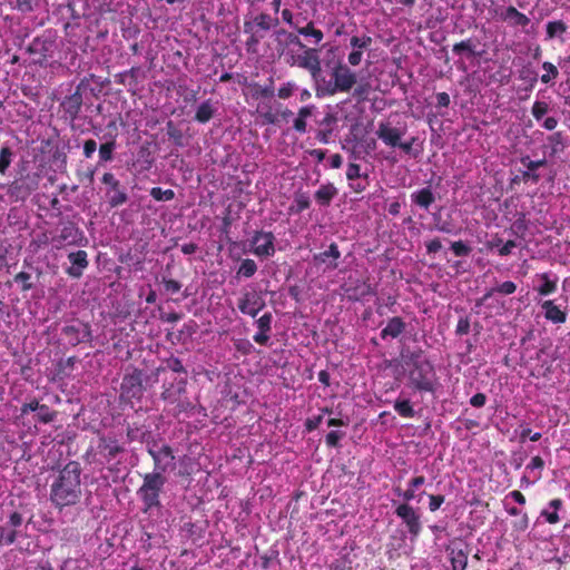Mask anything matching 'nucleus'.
<instances>
[{
    "label": "nucleus",
    "instance_id": "obj_1",
    "mask_svg": "<svg viewBox=\"0 0 570 570\" xmlns=\"http://www.w3.org/2000/svg\"><path fill=\"white\" fill-rule=\"evenodd\" d=\"M82 466L71 460L58 468L49 487V501L59 512L78 505L82 499Z\"/></svg>",
    "mask_w": 570,
    "mask_h": 570
},
{
    "label": "nucleus",
    "instance_id": "obj_2",
    "mask_svg": "<svg viewBox=\"0 0 570 570\" xmlns=\"http://www.w3.org/2000/svg\"><path fill=\"white\" fill-rule=\"evenodd\" d=\"M126 452L125 445L114 434H98L95 445H90L82 455L88 465H96L98 470L107 469L109 472L118 471L120 460L118 456Z\"/></svg>",
    "mask_w": 570,
    "mask_h": 570
},
{
    "label": "nucleus",
    "instance_id": "obj_3",
    "mask_svg": "<svg viewBox=\"0 0 570 570\" xmlns=\"http://www.w3.org/2000/svg\"><path fill=\"white\" fill-rule=\"evenodd\" d=\"M276 36H285L286 45H294L303 49L301 55H296L295 61H289V66H296L307 70L316 87L322 79V65L318 49L306 47L297 35L288 32L285 29H278Z\"/></svg>",
    "mask_w": 570,
    "mask_h": 570
},
{
    "label": "nucleus",
    "instance_id": "obj_4",
    "mask_svg": "<svg viewBox=\"0 0 570 570\" xmlns=\"http://www.w3.org/2000/svg\"><path fill=\"white\" fill-rule=\"evenodd\" d=\"M332 80L326 81L322 77L315 91L317 97L334 96L337 92H348L356 83V73L342 62H337L331 72Z\"/></svg>",
    "mask_w": 570,
    "mask_h": 570
},
{
    "label": "nucleus",
    "instance_id": "obj_5",
    "mask_svg": "<svg viewBox=\"0 0 570 570\" xmlns=\"http://www.w3.org/2000/svg\"><path fill=\"white\" fill-rule=\"evenodd\" d=\"M165 483L166 478L161 471H153L142 476V484L137 490V495L142 503V512L148 513L161 508L160 494Z\"/></svg>",
    "mask_w": 570,
    "mask_h": 570
},
{
    "label": "nucleus",
    "instance_id": "obj_6",
    "mask_svg": "<svg viewBox=\"0 0 570 570\" xmlns=\"http://www.w3.org/2000/svg\"><path fill=\"white\" fill-rule=\"evenodd\" d=\"M145 374L142 370L132 367L127 371L120 383L119 399L122 403L134 405L132 401H140L145 393L144 386Z\"/></svg>",
    "mask_w": 570,
    "mask_h": 570
},
{
    "label": "nucleus",
    "instance_id": "obj_7",
    "mask_svg": "<svg viewBox=\"0 0 570 570\" xmlns=\"http://www.w3.org/2000/svg\"><path fill=\"white\" fill-rule=\"evenodd\" d=\"M394 513L405 524L411 535V540L415 541L422 531L420 513L409 503L399 504L395 508Z\"/></svg>",
    "mask_w": 570,
    "mask_h": 570
},
{
    "label": "nucleus",
    "instance_id": "obj_8",
    "mask_svg": "<svg viewBox=\"0 0 570 570\" xmlns=\"http://www.w3.org/2000/svg\"><path fill=\"white\" fill-rule=\"evenodd\" d=\"M413 370L410 373V379L414 387L419 391L432 392L433 383L430 374L433 372V366L429 361H415Z\"/></svg>",
    "mask_w": 570,
    "mask_h": 570
},
{
    "label": "nucleus",
    "instance_id": "obj_9",
    "mask_svg": "<svg viewBox=\"0 0 570 570\" xmlns=\"http://www.w3.org/2000/svg\"><path fill=\"white\" fill-rule=\"evenodd\" d=\"M23 523V517L20 512L13 511L8 520L0 524V547L13 544L19 534V528Z\"/></svg>",
    "mask_w": 570,
    "mask_h": 570
},
{
    "label": "nucleus",
    "instance_id": "obj_10",
    "mask_svg": "<svg viewBox=\"0 0 570 570\" xmlns=\"http://www.w3.org/2000/svg\"><path fill=\"white\" fill-rule=\"evenodd\" d=\"M101 181L109 187L106 196L111 208L119 207L127 203L128 195L125 189L121 188L120 181L115 177L112 173H105Z\"/></svg>",
    "mask_w": 570,
    "mask_h": 570
},
{
    "label": "nucleus",
    "instance_id": "obj_11",
    "mask_svg": "<svg viewBox=\"0 0 570 570\" xmlns=\"http://www.w3.org/2000/svg\"><path fill=\"white\" fill-rule=\"evenodd\" d=\"M86 87L85 80H81L77 86L75 92L69 96H66L60 104V107L63 111V117L69 119L70 121H75L82 107V88Z\"/></svg>",
    "mask_w": 570,
    "mask_h": 570
},
{
    "label": "nucleus",
    "instance_id": "obj_12",
    "mask_svg": "<svg viewBox=\"0 0 570 570\" xmlns=\"http://www.w3.org/2000/svg\"><path fill=\"white\" fill-rule=\"evenodd\" d=\"M83 238L82 230L71 220L60 223L59 234L53 237L57 243L56 247L59 248L65 245H78Z\"/></svg>",
    "mask_w": 570,
    "mask_h": 570
},
{
    "label": "nucleus",
    "instance_id": "obj_13",
    "mask_svg": "<svg viewBox=\"0 0 570 570\" xmlns=\"http://www.w3.org/2000/svg\"><path fill=\"white\" fill-rule=\"evenodd\" d=\"M253 253L258 257H271L275 254V236L272 232L257 230L252 237Z\"/></svg>",
    "mask_w": 570,
    "mask_h": 570
},
{
    "label": "nucleus",
    "instance_id": "obj_14",
    "mask_svg": "<svg viewBox=\"0 0 570 570\" xmlns=\"http://www.w3.org/2000/svg\"><path fill=\"white\" fill-rule=\"evenodd\" d=\"M62 335L71 346L80 343L91 342L92 333L88 323L70 324L62 327Z\"/></svg>",
    "mask_w": 570,
    "mask_h": 570
},
{
    "label": "nucleus",
    "instance_id": "obj_15",
    "mask_svg": "<svg viewBox=\"0 0 570 570\" xmlns=\"http://www.w3.org/2000/svg\"><path fill=\"white\" fill-rule=\"evenodd\" d=\"M237 307L240 313L256 317L265 307V302L256 292H245L238 299Z\"/></svg>",
    "mask_w": 570,
    "mask_h": 570
},
{
    "label": "nucleus",
    "instance_id": "obj_16",
    "mask_svg": "<svg viewBox=\"0 0 570 570\" xmlns=\"http://www.w3.org/2000/svg\"><path fill=\"white\" fill-rule=\"evenodd\" d=\"M373 39L368 35L362 36H353L350 39V46L352 47V51L347 56V62L352 67H356L361 63L363 58V52L370 49Z\"/></svg>",
    "mask_w": 570,
    "mask_h": 570
},
{
    "label": "nucleus",
    "instance_id": "obj_17",
    "mask_svg": "<svg viewBox=\"0 0 570 570\" xmlns=\"http://www.w3.org/2000/svg\"><path fill=\"white\" fill-rule=\"evenodd\" d=\"M71 266L66 269V273L72 278H80L83 271L88 267V254L86 250L79 249L68 255Z\"/></svg>",
    "mask_w": 570,
    "mask_h": 570
},
{
    "label": "nucleus",
    "instance_id": "obj_18",
    "mask_svg": "<svg viewBox=\"0 0 570 570\" xmlns=\"http://www.w3.org/2000/svg\"><path fill=\"white\" fill-rule=\"evenodd\" d=\"M272 314L265 313L256 320L257 332L254 334L253 340L259 345H266L271 337L272 331Z\"/></svg>",
    "mask_w": 570,
    "mask_h": 570
},
{
    "label": "nucleus",
    "instance_id": "obj_19",
    "mask_svg": "<svg viewBox=\"0 0 570 570\" xmlns=\"http://www.w3.org/2000/svg\"><path fill=\"white\" fill-rule=\"evenodd\" d=\"M379 139H381L386 146L397 147L401 141L402 132L400 129L390 126L389 124L381 122L376 130Z\"/></svg>",
    "mask_w": 570,
    "mask_h": 570
},
{
    "label": "nucleus",
    "instance_id": "obj_20",
    "mask_svg": "<svg viewBox=\"0 0 570 570\" xmlns=\"http://www.w3.org/2000/svg\"><path fill=\"white\" fill-rule=\"evenodd\" d=\"M500 20L508 22L511 27L524 28L530 23V19L513 6H509L501 11Z\"/></svg>",
    "mask_w": 570,
    "mask_h": 570
},
{
    "label": "nucleus",
    "instance_id": "obj_21",
    "mask_svg": "<svg viewBox=\"0 0 570 570\" xmlns=\"http://www.w3.org/2000/svg\"><path fill=\"white\" fill-rule=\"evenodd\" d=\"M521 164L528 169L522 171L521 178L523 181L531 180L532 183H538L540 180V175L535 173V170L540 167L546 166L547 160L544 158L539 160H531L529 156H523L520 159Z\"/></svg>",
    "mask_w": 570,
    "mask_h": 570
},
{
    "label": "nucleus",
    "instance_id": "obj_22",
    "mask_svg": "<svg viewBox=\"0 0 570 570\" xmlns=\"http://www.w3.org/2000/svg\"><path fill=\"white\" fill-rule=\"evenodd\" d=\"M476 45V39L468 38L465 40L454 43L452 47V52L458 56L465 55L468 58H480L482 57L484 51H478Z\"/></svg>",
    "mask_w": 570,
    "mask_h": 570
},
{
    "label": "nucleus",
    "instance_id": "obj_23",
    "mask_svg": "<svg viewBox=\"0 0 570 570\" xmlns=\"http://www.w3.org/2000/svg\"><path fill=\"white\" fill-rule=\"evenodd\" d=\"M544 317L553 324H563L567 321V312L561 309L553 301L548 299L541 304Z\"/></svg>",
    "mask_w": 570,
    "mask_h": 570
},
{
    "label": "nucleus",
    "instance_id": "obj_24",
    "mask_svg": "<svg viewBox=\"0 0 570 570\" xmlns=\"http://www.w3.org/2000/svg\"><path fill=\"white\" fill-rule=\"evenodd\" d=\"M52 47V42L47 40L35 38L32 42L28 47V51L32 55H38V63L40 66H45L48 57L50 56V49Z\"/></svg>",
    "mask_w": 570,
    "mask_h": 570
},
{
    "label": "nucleus",
    "instance_id": "obj_25",
    "mask_svg": "<svg viewBox=\"0 0 570 570\" xmlns=\"http://www.w3.org/2000/svg\"><path fill=\"white\" fill-rule=\"evenodd\" d=\"M337 188L332 183H326L320 186L315 191L314 198L321 207H328L332 200L337 196Z\"/></svg>",
    "mask_w": 570,
    "mask_h": 570
},
{
    "label": "nucleus",
    "instance_id": "obj_26",
    "mask_svg": "<svg viewBox=\"0 0 570 570\" xmlns=\"http://www.w3.org/2000/svg\"><path fill=\"white\" fill-rule=\"evenodd\" d=\"M406 324L400 316H394L389 320L386 326L381 331L380 335L382 340L387 337L396 338L405 331Z\"/></svg>",
    "mask_w": 570,
    "mask_h": 570
},
{
    "label": "nucleus",
    "instance_id": "obj_27",
    "mask_svg": "<svg viewBox=\"0 0 570 570\" xmlns=\"http://www.w3.org/2000/svg\"><path fill=\"white\" fill-rule=\"evenodd\" d=\"M450 562L453 570H465L469 551L465 548L453 546L449 549Z\"/></svg>",
    "mask_w": 570,
    "mask_h": 570
},
{
    "label": "nucleus",
    "instance_id": "obj_28",
    "mask_svg": "<svg viewBox=\"0 0 570 570\" xmlns=\"http://www.w3.org/2000/svg\"><path fill=\"white\" fill-rule=\"evenodd\" d=\"M244 32L249 35L245 42L246 51L253 55L257 53L258 45L264 36L253 28V22L250 21L244 22Z\"/></svg>",
    "mask_w": 570,
    "mask_h": 570
},
{
    "label": "nucleus",
    "instance_id": "obj_29",
    "mask_svg": "<svg viewBox=\"0 0 570 570\" xmlns=\"http://www.w3.org/2000/svg\"><path fill=\"white\" fill-rule=\"evenodd\" d=\"M412 202L423 209H429L435 202V196L430 187H424L411 195Z\"/></svg>",
    "mask_w": 570,
    "mask_h": 570
},
{
    "label": "nucleus",
    "instance_id": "obj_30",
    "mask_svg": "<svg viewBox=\"0 0 570 570\" xmlns=\"http://www.w3.org/2000/svg\"><path fill=\"white\" fill-rule=\"evenodd\" d=\"M340 257H341V252L338 249L337 244L331 243L327 250H324L314 256V261L317 263H326L330 258H332V262L330 263V267L335 269L338 266L337 259Z\"/></svg>",
    "mask_w": 570,
    "mask_h": 570
},
{
    "label": "nucleus",
    "instance_id": "obj_31",
    "mask_svg": "<svg viewBox=\"0 0 570 570\" xmlns=\"http://www.w3.org/2000/svg\"><path fill=\"white\" fill-rule=\"evenodd\" d=\"M148 453H149V455L154 460V464H155L154 471H161V473L166 472L167 466L160 464V458L164 456V458H167V459H170V460L175 459L174 451H173V449L169 445H163L159 449V451H155V450L149 449Z\"/></svg>",
    "mask_w": 570,
    "mask_h": 570
},
{
    "label": "nucleus",
    "instance_id": "obj_32",
    "mask_svg": "<svg viewBox=\"0 0 570 570\" xmlns=\"http://www.w3.org/2000/svg\"><path fill=\"white\" fill-rule=\"evenodd\" d=\"M253 28H257L258 30L269 31L273 27H277L279 24L278 18H273L266 12H261L253 19Z\"/></svg>",
    "mask_w": 570,
    "mask_h": 570
},
{
    "label": "nucleus",
    "instance_id": "obj_33",
    "mask_svg": "<svg viewBox=\"0 0 570 570\" xmlns=\"http://www.w3.org/2000/svg\"><path fill=\"white\" fill-rule=\"evenodd\" d=\"M177 476L188 479L195 472V460L189 455H183L178 459Z\"/></svg>",
    "mask_w": 570,
    "mask_h": 570
},
{
    "label": "nucleus",
    "instance_id": "obj_34",
    "mask_svg": "<svg viewBox=\"0 0 570 570\" xmlns=\"http://www.w3.org/2000/svg\"><path fill=\"white\" fill-rule=\"evenodd\" d=\"M185 390H186V381L180 380L177 383L176 389L174 387L173 384L168 387H165L164 391L161 392V399L166 402L175 403L178 401L180 394L184 393Z\"/></svg>",
    "mask_w": 570,
    "mask_h": 570
},
{
    "label": "nucleus",
    "instance_id": "obj_35",
    "mask_svg": "<svg viewBox=\"0 0 570 570\" xmlns=\"http://www.w3.org/2000/svg\"><path fill=\"white\" fill-rule=\"evenodd\" d=\"M538 277L542 281V284L537 288L540 295L548 296L557 291V277L551 279L548 273H542Z\"/></svg>",
    "mask_w": 570,
    "mask_h": 570
},
{
    "label": "nucleus",
    "instance_id": "obj_36",
    "mask_svg": "<svg viewBox=\"0 0 570 570\" xmlns=\"http://www.w3.org/2000/svg\"><path fill=\"white\" fill-rule=\"evenodd\" d=\"M296 31L298 35L304 37H312L314 39L315 45H318L324 39V33L321 29L315 28L313 21H309L304 27H296Z\"/></svg>",
    "mask_w": 570,
    "mask_h": 570
},
{
    "label": "nucleus",
    "instance_id": "obj_37",
    "mask_svg": "<svg viewBox=\"0 0 570 570\" xmlns=\"http://www.w3.org/2000/svg\"><path fill=\"white\" fill-rule=\"evenodd\" d=\"M214 111L210 100H206L198 106L194 119L199 124H206L213 118Z\"/></svg>",
    "mask_w": 570,
    "mask_h": 570
},
{
    "label": "nucleus",
    "instance_id": "obj_38",
    "mask_svg": "<svg viewBox=\"0 0 570 570\" xmlns=\"http://www.w3.org/2000/svg\"><path fill=\"white\" fill-rule=\"evenodd\" d=\"M311 199L306 193L297 191L294 196V204L289 207V210L295 214H299L305 209L309 208Z\"/></svg>",
    "mask_w": 570,
    "mask_h": 570
},
{
    "label": "nucleus",
    "instance_id": "obj_39",
    "mask_svg": "<svg viewBox=\"0 0 570 570\" xmlns=\"http://www.w3.org/2000/svg\"><path fill=\"white\" fill-rule=\"evenodd\" d=\"M394 410L400 416L405 419H412L415 416V411L410 400H396L394 403Z\"/></svg>",
    "mask_w": 570,
    "mask_h": 570
},
{
    "label": "nucleus",
    "instance_id": "obj_40",
    "mask_svg": "<svg viewBox=\"0 0 570 570\" xmlns=\"http://www.w3.org/2000/svg\"><path fill=\"white\" fill-rule=\"evenodd\" d=\"M13 151L9 146H2L0 149V175H6L13 159Z\"/></svg>",
    "mask_w": 570,
    "mask_h": 570
},
{
    "label": "nucleus",
    "instance_id": "obj_41",
    "mask_svg": "<svg viewBox=\"0 0 570 570\" xmlns=\"http://www.w3.org/2000/svg\"><path fill=\"white\" fill-rule=\"evenodd\" d=\"M117 144L115 139L106 141L99 146V159L102 163H107L112 160L114 153L116 150Z\"/></svg>",
    "mask_w": 570,
    "mask_h": 570
},
{
    "label": "nucleus",
    "instance_id": "obj_42",
    "mask_svg": "<svg viewBox=\"0 0 570 570\" xmlns=\"http://www.w3.org/2000/svg\"><path fill=\"white\" fill-rule=\"evenodd\" d=\"M256 272H257V264L255 263V261L250 259V258H245L244 261H242V263L238 267L237 275L249 278Z\"/></svg>",
    "mask_w": 570,
    "mask_h": 570
},
{
    "label": "nucleus",
    "instance_id": "obj_43",
    "mask_svg": "<svg viewBox=\"0 0 570 570\" xmlns=\"http://www.w3.org/2000/svg\"><path fill=\"white\" fill-rule=\"evenodd\" d=\"M36 417L40 423L48 424L56 420L57 412L51 410L47 404H42L37 411Z\"/></svg>",
    "mask_w": 570,
    "mask_h": 570
},
{
    "label": "nucleus",
    "instance_id": "obj_44",
    "mask_svg": "<svg viewBox=\"0 0 570 570\" xmlns=\"http://www.w3.org/2000/svg\"><path fill=\"white\" fill-rule=\"evenodd\" d=\"M149 194L157 202H169L175 198L173 189H161L160 187H153Z\"/></svg>",
    "mask_w": 570,
    "mask_h": 570
},
{
    "label": "nucleus",
    "instance_id": "obj_45",
    "mask_svg": "<svg viewBox=\"0 0 570 570\" xmlns=\"http://www.w3.org/2000/svg\"><path fill=\"white\" fill-rule=\"evenodd\" d=\"M567 31V24L561 20L549 21L547 23V36L552 39L558 35H562Z\"/></svg>",
    "mask_w": 570,
    "mask_h": 570
},
{
    "label": "nucleus",
    "instance_id": "obj_46",
    "mask_svg": "<svg viewBox=\"0 0 570 570\" xmlns=\"http://www.w3.org/2000/svg\"><path fill=\"white\" fill-rule=\"evenodd\" d=\"M542 69L546 71L541 76V81L543 83H549L550 81L554 80L559 76V70L552 62L544 61L542 63Z\"/></svg>",
    "mask_w": 570,
    "mask_h": 570
},
{
    "label": "nucleus",
    "instance_id": "obj_47",
    "mask_svg": "<svg viewBox=\"0 0 570 570\" xmlns=\"http://www.w3.org/2000/svg\"><path fill=\"white\" fill-rule=\"evenodd\" d=\"M548 141L551 145V154L556 155L563 149V134L561 131H556L548 137Z\"/></svg>",
    "mask_w": 570,
    "mask_h": 570
},
{
    "label": "nucleus",
    "instance_id": "obj_48",
    "mask_svg": "<svg viewBox=\"0 0 570 570\" xmlns=\"http://www.w3.org/2000/svg\"><path fill=\"white\" fill-rule=\"evenodd\" d=\"M233 345L242 355H249L254 351L253 344L247 338H233Z\"/></svg>",
    "mask_w": 570,
    "mask_h": 570
},
{
    "label": "nucleus",
    "instance_id": "obj_49",
    "mask_svg": "<svg viewBox=\"0 0 570 570\" xmlns=\"http://www.w3.org/2000/svg\"><path fill=\"white\" fill-rule=\"evenodd\" d=\"M370 185L368 174H364L362 178H356L354 181H350V188L356 193H363Z\"/></svg>",
    "mask_w": 570,
    "mask_h": 570
},
{
    "label": "nucleus",
    "instance_id": "obj_50",
    "mask_svg": "<svg viewBox=\"0 0 570 570\" xmlns=\"http://www.w3.org/2000/svg\"><path fill=\"white\" fill-rule=\"evenodd\" d=\"M451 250L456 257L468 256L471 253V247L462 240H456L451 244Z\"/></svg>",
    "mask_w": 570,
    "mask_h": 570
},
{
    "label": "nucleus",
    "instance_id": "obj_51",
    "mask_svg": "<svg viewBox=\"0 0 570 570\" xmlns=\"http://www.w3.org/2000/svg\"><path fill=\"white\" fill-rule=\"evenodd\" d=\"M548 111L549 105L544 101H534L532 105L531 112L535 120H541Z\"/></svg>",
    "mask_w": 570,
    "mask_h": 570
},
{
    "label": "nucleus",
    "instance_id": "obj_52",
    "mask_svg": "<svg viewBox=\"0 0 570 570\" xmlns=\"http://www.w3.org/2000/svg\"><path fill=\"white\" fill-rule=\"evenodd\" d=\"M330 570H352V561L347 556H343L330 564Z\"/></svg>",
    "mask_w": 570,
    "mask_h": 570
},
{
    "label": "nucleus",
    "instance_id": "obj_53",
    "mask_svg": "<svg viewBox=\"0 0 570 570\" xmlns=\"http://www.w3.org/2000/svg\"><path fill=\"white\" fill-rule=\"evenodd\" d=\"M296 89V85L293 81L283 83L277 90V97L281 99H288L292 97Z\"/></svg>",
    "mask_w": 570,
    "mask_h": 570
},
{
    "label": "nucleus",
    "instance_id": "obj_54",
    "mask_svg": "<svg viewBox=\"0 0 570 570\" xmlns=\"http://www.w3.org/2000/svg\"><path fill=\"white\" fill-rule=\"evenodd\" d=\"M31 275L27 272H20L14 276V282L21 284V289L27 292L32 288V283L30 282Z\"/></svg>",
    "mask_w": 570,
    "mask_h": 570
},
{
    "label": "nucleus",
    "instance_id": "obj_55",
    "mask_svg": "<svg viewBox=\"0 0 570 570\" xmlns=\"http://www.w3.org/2000/svg\"><path fill=\"white\" fill-rule=\"evenodd\" d=\"M166 367L175 373H187L185 366L183 365V362L178 357L171 356L167 358Z\"/></svg>",
    "mask_w": 570,
    "mask_h": 570
},
{
    "label": "nucleus",
    "instance_id": "obj_56",
    "mask_svg": "<svg viewBox=\"0 0 570 570\" xmlns=\"http://www.w3.org/2000/svg\"><path fill=\"white\" fill-rule=\"evenodd\" d=\"M364 174L361 173V166L356 163H350L346 168V179L354 181L356 178H362Z\"/></svg>",
    "mask_w": 570,
    "mask_h": 570
},
{
    "label": "nucleus",
    "instance_id": "obj_57",
    "mask_svg": "<svg viewBox=\"0 0 570 570\" xmlns=\"http://www.w3.org/2000/svg\"><path fill=\"white\" fill-rule=\"evenodd\" d=\"M126 435L129 442H134L142 441L145 433L141 431L139 426L128 425L126 430Z\"/></svg>",
    "mask_w": 570,
    "mask_h": 570
},
{
    "label": "nucleus",
    "instance_id": "obj_58",
    "mask_svg": "<svg viewBox=\"0 0 570 570\" xmlns=\"http://www.w3.org/2000/svg\"><path fill=\"white\" fill-rule=\"evenodd\" d=\"M167 135L169 138L174 139L177 145H181L183 132L180 129L176 128L174 122L169 120L166 125Z\"/></svg>",
    "mask_w": 570,
    "mask_h": 570
},
{
    "label": "nucleus",
    "instance_id": "obj_59",
    "mask_svg": "<svg viewBox=\"0 0 570 570\" xmlns=\"http://www.w3.org/2000/svg\"><path fill=\"white\" fill-rule=\"evenodd\" d=\"M161 283H163L166 292L170 293V294L178 293L183 286L180 282L173 279V278H166V277H163Z\"/></svg>",
    "mask_w": 570,
    "mask_h": 570
},
{
    "label": "nucleus",
    "instance_id": "obj_60",
    "mask_svg": "<svg viewBox=\"0 0 570 570\" xmlns=\"http://www.w3.org/2000/svg\"><path fill=\"white\" fill-rule=\"evenodd\" d=\"M415 488L409 485V488L404 491L399 487L394 488L393 491L396 495L401 497L404 500L403 503H409L410 501L415 499Z\"/></svg>",
    "mask_w": 570,
    "mask_h": 570
},
{
    "label": "nucleus",
    "instance_id": "obj_61",
    "mask_svg": "<svg viewBox=\"0 0 570 570\" xmlns=\"http://www.w3.org/2000/svg\"><path fill=\"white\" fill-rule=\"evenodd\" d=\"M344 436V433L341 431H331L327 433L325 438V443L330 448H337L340 444V440Z\"/></svg>",
    "mask_w": 570,
    "mask_h": 570
},
{
    "label": "nucleus",
    "instance_id": "obj_62",
    "mask_svg": "<svg viewBox=\"0 0 570 570\" xmlns=\"http://www.w3.org/2000/svg\"><path fill=\"white\" fill-rule=\"evenodd\" d=\"M470 327H471V325H470L469 317L468 316H462L458 321L456 328H455V334L460 335V336L466 335L470 332Z\"/></svg>",
    "mask_w": 570,
    "mask_h": 570
},
{
    "label": "nucleus",
    "instance_id": "obj_63",
    "mask_svg": "<svg viewBox=\"0 0 570 570\" xmlns=\"http://www.w3.org/2000/svg\"><path fill=\"white\" fill-rule=\"evenodd\" d=\"M445 498L442 494H429V510L435 512L444 503Z\"/></svg>",
    "mask_w": 570,
    "mask_h": 570
},
{
    "label": "nucleus",
    "instance_id": "obj_64",
    "mask_svg": "<svg viewBox=\"0 0 570 570\" xmlns=\"http://www.w3.org/2000/svg\"><path fill=\"white\" fill-rule=\"evenodd\" d=\"M497 293L503 294V295H511L517 291V285L512 281H505L499 286L495 287Z\"/></svg>",
    "mask_w": 570,
    "mask_h": 570
}]
</instances>
